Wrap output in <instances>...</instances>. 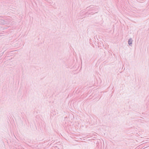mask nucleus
Wrapping results in <instances>:
<instances>
[{"instance_id": "obj_1", "label": "nucleus", "mask_w": 149, "mask_h": 149, "mask_svg": "<svg viewBox=\"0 0 149 149\" xmlns=\"http://www.w3.org/2000/svg\"><path fill=\"white\" fill-rule=\"evenodd\" d=\"M132 40L131 39H130L128 41V43L129 45L132 44Z\"/></svg>"}]
</instances>
